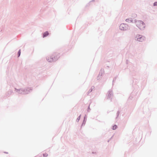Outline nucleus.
<instances>
[{"label":"nucleus","instance_id":"3","mask_svg":"<svg viewBox=\"0 0 157 157\" xmlns=\"http://www.w3.org/2000/svg\"><path fill=\"white\" fill-rule=\"evenodd\" d=\"M136 38L137 40L140 42H142L145 40L144 37L139 34L136 35Z\"/></svg>","mask_w":157,"mask_h":157},{"label":"nucleus","instance_id":"4","mask_svg":"<svg viewBox=\"0 0 157 157\" xmlns=\"http://www.w3.org/2000/svg\"><path fill=\"white\" fill-rule=\"evenodd\" d=\"M120 29L121 30H125L126 29V25L124 24H121L119 27Z\"/></svg>","mask_w":157,"mask_h":157},{"label":"nucleus","instance_id":"9","mask_svg":"<svg viewBox=\"0 0 157 157\" xmlns=\"http://www.w3.org/2000/svg\"><path fill=\"white\" fill-rule=\"evenodd\" d=\"M21 50H19V52H18V56H19L21 54Z\"/></svg>","mask_w":157,"mask_h":157},{"label":"nucleus","instance_id":"1","mask_svg":"<svg viewBox=\"0 0 157 157\" xmlns=\"http://www.w3.org/2000/svg\"><path fill=\"white\" fill-rule=\"evenodd\" d=\"M59 58V55L55 54L48 57L47 59L49 62H52L57 60Z\"/></svg>","mask_w":157,"mask_h":157},{"label":"nucleus","instance_id":"6","mask_svg":"<svg viewBox=\"0 0 157 157\" xmlns=\"http://www.w3.org/2000/svg\"><path fill=\"white\" fill-rule=\"evenodd\" d=\"M48 35V32H46L44 33L43 34V37H45L46 36Z\"/></svg>","mask_w":157,"mask_h":157},{"label":"nucleus","instance_id":"10","mask_svg":"<svg viewBox=\"0 0 157 157\" xmlns=\"http://www.w3.org/2000/svg\"><path fill=\"white\" fill-rule=\"evenodd\" d=\"M154 6H157V2H155L154 4Z\"/></svg>","mask_w":157,"mask_h":157},{"label":"nucleus","instance_id":"2","mask_svg":"<svg viewBox=\"0 0 157 157\" xmlns=\"http://www.w3.org/2000/svg\"><path fill=\"white\" fill-rule=\"evenodd\" d=\"M137 26L140 29H143L145 27V25L144 23L141 21H139L136 22Z\"/></svg>","mask_w":157,"mask_h":157},{"label":"nucleus","instance_id":"7","mask_svg":"<svg viewBox=\"0 0 157 157\" xmlns=\"http://www.w3.org/2000/svg\"><path fill=\"white\" fill-rule=\"evenodd\" d=\"M117 128V126L116 125H114L113 127V130H115Z\"/></svg>","mask_w":157,"mask_h":157},{"label":"nucleus","instance_id":"11","mask_svg":"<svg viewBox=\"0 0 157 157\" xmlns=\"http://www.w3.org/2000/svg\"><path fill=\"white\" fill-rule=\"evenodd\" d=\"M80 118V116H79L78 117V119H79Z\"/></svg>","mask_w":157,"mask_h":157},{"label":"nucleus","instance_id":"8","mask_svg":"<svg viewBox=\"0 0 157 157\" xmlns=\"http://www.w3.org/2000/svg\"><path fill=\"white\" fill-rule=\"evenodd\" d=\"M48 154L46 153H45L43 154V156L44 157H46L48 156Z\"/></svg>","mask_w":157,"mask_h":157},{"label":"nucleus","instance_id":"5","mask_svg":"<svg viewBox=\"0 0 157 157\" xmlns=\"http://www.w3.org/2000/svg\"><path fill=\"white\" fill-rule=\"evenodd\" d=\"M133 20L132 18H129L126 20V21L128 22H132Z\"/></svg>","mask_w":157,"mask_h":157}]
</instances>
